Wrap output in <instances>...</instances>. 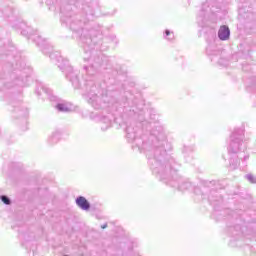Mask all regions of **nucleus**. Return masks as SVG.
Masks as SVG:
<instances>
[{
    "mask_svg": "<svg viewBox=\"0 0 256 256\" xmlns=\"http://www.w3.org/2000/svg\"><path fill=\"white\" fill-rule=\"evenodd\" d=\"M166 35H171V32L169 30H166Z\"/></svg>",
    "mask_w": 256,
    "mask_h": 256,
    "instance_id": "39448f33",
    "label": "nucleus"
},
{
    "mask_svg": "<svg viewBox=\"0 0 256 256\" xmlns=\"http://www.w3.org/2000/svg\"><path fill=\"white\" fill-rule=\"evenodd\" d=\"M231 35V32L229 30V27L227 26H221L218 32V37L221 39V41H227L229 39V36Z\"/></svg>",
    "mask_w": 256,
    "mask_h": 256,
    "instance_id": "f03ea898",
    "label": "nucleus"
},
{
    "mask_svg": "<svg viewBox=\"0 0 256 256\" xmlns=\"http://www.w3.org/2000/svg\"><path fill=\"white\" fill-rule=\"evenodd\" d=\"M57 109H58V111H67V108H65V105H63V104H58Z\"/></svg>",
    "mask_w": 256,
    "mask_h": 256,
    "instance_id": "20e7f679",
    "label": "nucleus"
},
{
    "mask_svg": "<svg viewBox=\"0 0 256 256\" xmlns=\"http://www.w3.org/2000/svg\"><path fill=\"white\" fill-rule=\"evenodd\" d=\"M76 205L80 207V209H83V211H89L91 205L89 204V201L83 196H80L76 199Z\"/></svg>",
    "mask_w": 256,
    "mask_h": 256,
    "instance_id": "f257e3e1",
    "label": "nucleus"
},
{
    "mask_svg": "<svg viewBox=\"0 0 256 256\" xmlns=\"http://www.w3.org/2000/svg\"><path fill=\"white\" fill-rule=\"evenodd\" d=\"M1 199H2L3 203H5V205H10L11 204V200H9L7 198V196H2Z\"/></svg>",
    "mask_w": 256,
    "mask_h": 256,
    "instance_id": "7ed1b4c3",
    "label": "nucleus"
},
{
    "mask_svg": "<svg viewBox=\"0 0 256 256\" xmlns=\"http://www.w3.org/2000/svg\"><path fill=\"white\" fill-rule=\"evenodd\" d=\"M102 229H107V224L103 225Z\"/></svg>",
    "mask_w": 256,
    "mask_h": 256,
    "instance_id": "423d86ee",
    "label": "nucleus"
}]
</instances>
